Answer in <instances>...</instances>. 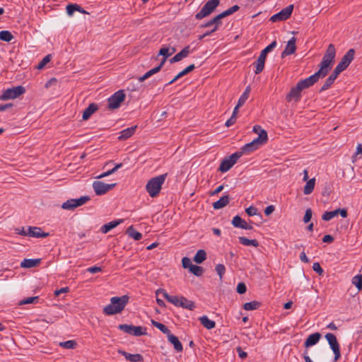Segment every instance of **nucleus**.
Here are the masks:
<instances>
[{
    "mask_svg": "<svg viewBox=\"0 0 362 362\" xmlns=\"http://www.w3.org/2000/svg\"><path fill=\"white\" fill-rule=\"evenodd\" d=\"M239 8L240 7L238 5H234L232 7L229 8L228 9L226 10L225 11L222 12L221 14L223 15V18H225L238 11Z\"/></svg>",
    "mask_w": 362,
    "mask_h": 362,
    "instance_id": "obj_51",
    "label": "nucleus"
},
{
    "mask_svg": "<svg viewBox=\"0 0 362 362\" xmlns=\"http://www.w3.org/2000/svg\"><path fill=\"white\" fill-rule=\"evenodd\" d=\"M122 166V163L117 164L112 169L107 170V172L98 175V178H103L107 176L110 175L111 174L115 173L118 169H119Z\"/></svg>",
    "mask_w": 362,
    "mask_h": 362,
    "instance_id": "obj_48",
    "label": "nucleus"
},
{
    "mask_svg": "<svg viewBox=\"0 0 362 362\" xmlns=\"http://www.w3.org/2000/svg\"><path fill=\"white\" fill-rule=\"evenodd\" d=\"M146 189L151 197L158 194V176L151 178L146 185Z\"/></svg>",
    "mask_w": 362,
    "mask_h": 362,
    "instance_id": "obj_14",
    "label": "nucleus"
},
{
    "mask_svg": "<svg viewBox=\"0 0 362 362\" xmlns=\"http://www.w3.org/2000/svg\"><path fill=\"white\" fill-rule=\"evenodd\" d=\"M101 271H102L101 267H97V266L91 267H89V268L87 269V272H90L91 274L98 273V272H100Z\"/></svg>",
    "mask_w": 362,
    "mask_h": 362,
    "instance_id": "obj_62",
    "label": "nucleus"
},
{
    "mask_svg": "<svg viewBox=\"0 0 362 362\" xmlns=\"http://www.w3.org/2000/svg\"><path fill=\"white\" fill-rule=\"evenodd\" d=\"M201 324L206 329H211L215 327L216 323L214 321L208 318L207 316L204 315L199 317Z\"/></svg>",
    "mask_w": 362,
    "mask_h": 362,
    "instance_id": "obj_34",
    "label": "nucleus"
},
{
    "mask_svg": "<svg viewBox=\"0 0 362 362\" xmlns=\"http://www.w3.org/2000/svg\"><path fill=\"white\" fill-rule=\"evenodd\" d=\"M136 128L137 126L135 125L123 129L122 131L120 132V135L119 136L118 139L120 141H123L129 139L135 133Z\"/></svg>",
    "mask_w": 362,
    "mask_h": 362,
    "instance_id": "obj_21",
    "label": "nucleus"
},
{
    "mask_svg": "<svg viewBox=\"0 0 362 362\" xmlns=\"http://www.w3.org/2000/svg\"><path fill=\"white\" fill-rule=\"evenodd\" d=\"M59 346L67 349H74L76 346V342L74 340H68L60 342Z\"/></svg>",
    "mask_w": 362,
    "mask_h": 362,
    "instance_id": "obj_50",
    "label": "nucleus"
},
{
    "mask_svg": "<svg viewBox=\"0 0 362 362\" xmlns=\"http://www.w3.org/2000/svg\"><path fill=\"white\" fill-rule=\"evenodd\" d=\"M253 132L258 134V137L242 147L243 151H246L248 153L257 150L259 146L266 144L268 140L267 132L259 125H255Z\"/></svg>",
    "mask_w": 362,
    "mask_h": 362,
    "instance_id": "obj_2",
    "label": "nucleus"
},
{
    "mask_svg": "<svg viewBox=\"0 0 362 362\" xmlns=\"http://www.w3.org/2000/svg\"><path fill=\"white\" fill-rule=\"evenodd\" d=\"M293 8L294 6L293 4L288 5L286 8H283L279 13L271 16L269 21H272V23H275L284 21L288 19L293 13Z\"/></svg>",
    "mask_w": 362,
    "mask_h": 362,
    "instance_id": "obj_8",
    "label": "nucleus"
},
{
    "mask_svg": "<svg viewBox=\"0 0 362 362\" xmlns=\"http://www.w3.org/2000/svg\"><path fill=\"white\" fill-rule=\"evenodd\" d=\"M222 18H223V16L221 13L220 14L215 16L213 19L210 20L206 23H205L203 26L206 28L215 24L214 28L212 30H211V33H214L218 29V26L221 23V19Z\"/></svg>",
    "mask_w": 362,
    "mask_h": 362,
    "instance_id": "obj_26",
    "label": "nucleus"
},
{
    "mask_svg": "<svg viewBox=\"0 0 362 362\" xmlns=\"http://www.w3.org/2000/svg\"><path fill=\"white\" fill-rule=\"evenodd\" d=\"M325 76L320 74L318 71L315 73L313 75L306 78L304 80H301L298 82L300 86L303 89L308 88L313 85H314L318 80L321 78H324Z\"/></svg>",
    "mask_w": 362,
    "mask_h": 362,
    "instance_id": "obj_13",
    "label": "nucleus"
},
{
    "mask_svg": "<svg viewBox=\"0 0 362 362\" xmlns=\"http://www.w3.org/2000/svg\"><path fill=\"white\" fill-rule=\"evenodd\" d=\"M303 88L300 86L298 83L296 84V86L293 87L290 92L287 94L286 99L288 102H291L294 100L298 102L300 100L301 98V91Z\"/></svg>",
    "mask_w": 362,
    "mask_h": 362,
    "instance_id": "obj_15",
    "label": "nucleus"
},
{
    "mask_svg": "<svg viewBox=\"0 0 362 362\" xmlns=\"http://www.w3.org/2000/svg\"><path fill=\"white\" fill-rule=\"evenodd\" d=\"M39 301V297L38 296H33V297H28L27 298H25L23 300H21L18 303V305H23L25 304H35L37 303Z\"/></svg>",
    "mask_w": 362,
    "mask_h": 362,
    "instance_id": "obj_43",
    "label": "nucleus"
},
{
    "mask_svg": "<svg viewBox=\"0 0 362 362\" xmlns=\"http://www.w3.org/2000/svg\"><path fill=\"white\" fill-rule=\"evenodd\" d=\"M40 263V259H24L21 262V267L23 268H32L37 267Z\"/></svg>",
    "mask_w": 362,
    "mask_h": 362,
    "instance_id": "obj_29",
    "label": "nucleus"
},
{
    "mask_svg": "<svg viewBox=\"0 0 362 362\" xmlns=\"http://www.w3.org/2000/svg\"><path fill=\"white\" fill-rule=\"evenodd\" d=\"M331 349L334 354V361H337L341 356L340 347L336 336L332 333H327L325 334Z\"/></svg>",
    "mask_w": 362,
    "mask_h": 362,
    "instance_id": "obj_9",
    "label": "nucleus"
},
{
    "mask_svg": "<svg viewBox=\"0 0 362 362\" xmlns=\"http://www.w3.org/2000/svg\"><path fill=\"white\" fill-rule=\"evenodd\" d=\"M51 55L50 54H47L42 59V61L38 64L37 65V69H42L48 62H50L51 60Z\"/></svg>",
    "mask_w": 362,
    "mask_h": 362,
    "instance_id": "obj_53",
    "label": "nucleus"
},
{
    "mask_svg": "<svg viewBox=\"0 0 362 362\" xmlns=\"http://www.w3.org/2000/svg\"><path fill=\"white\" fill-rule=\"evenodd\" d=\"M216 272H217L218 275L219 276L220 279H222L223 274L226 272V267L222 264H218L216 266Z\"/></svg>",
    "mask_w": 362,
    "mask_h": 362,
    "instance_id": "obj_52",
    "label": "nucleus"
},
{
    "mask_svg": "<svg viewBox=\"0 0 362 362\" xmlns=\"http://www.w3.org/2000/svg\"><path fill=\"white\" fill-rule=\"evenodd\" d=\"M355 51L354 49H350L342 57L340 63L345 66L348 67L351 62L353 61L354 57Z\"/></svg>",
    "mask_w": 362,
    "mask_h": 362,
    "instance_id": "obj_27",
    "label": "nucleus"
},
{
    "mask_svg": "<svg viewBox=\"0 0 362 362\" xmlns=\"http://www.w3.org/2000/svg\"><path fill=\"white\" fill-rule=\"evenodd\" d=\"M173 52H169V49L168 48H161L160 49V55L165 57V58L168 56L171 55Z\"/></svg>",
    "mask_w": 362,
    "mask_h": 362,
    "instance_id": "obj_63",
    "label": "nucleus"
},
{
    "mask_svg": "<svg viewBox=\"0 0 362 362\" xmlns=\"http://www.w3.org/2000/svg\"><path fill=\"white\" fill-rule=\"evenodd\" d=\"M177 307L186 308L189 310H193L194 308H195L194 303L192 300L187 299L184 296H180V299Z\"/></svg>",
    "mask_w": 362,
    "mask_h": 362,
    "instance_id": "obj_28",
    "label": "nucleus"
},
{
    "mask_svg": "<svg viewBox=\"0 0 362 362\" xmlns=\"http://www.w3.org/2000/svg\"><path fill=\"white\" fill-rule=\"evenodd\" d=\"M118 329L132 336L139 337L146 334V328L141 326H134L132 325L122 324L118 326Z\"/></svg>",
    "mask_w": 362,
    "mask_h": 362,
    "instance_id": "obj_6",
    "label": "nucleus"
},
{
    "mask_svg": "<svg viewBox=\"0 0 362 362\" xmlns=\"http://www.w3.org/2000/svg\"><path fill=\"white\" fill-rule=\"evenodd\" d=\"M191 52L189 46L185 47L180 52L175 54L173 58L170 59L171 64L181 61L182 59L187 57Z\"/></svg>",
    "mask_w": 362,
    "mask_h": 362,
    "instance_id": "obj_19",
    "label": "nucleus"
},
{
    "mask_svg": "<svg viewBox=\"0 0 362 362\" xmlns=\"http://www.w3.org/2000/svg\"><path fill=\"white\" fill-rule=\"evenodd\" d=\"M312 218V210L311 209H307L303 217V221L305 223H308Z\"/></svg>",
    "mask_w": 362,
    "mask_h": 362,
    "instance_id": "obj_58",
    "label": "nucleus"
},
{
    "mask_svg": "<svg viewBox=\"0 0 362 362\" xmlns=\"http://www.w3.org/2000/svg\"><path fill=\"white\" fill-rule=\"evenodd\" d=\"M276 42L274 40L260 52L259 56L266 59L267 54L276 47Z\"/></svg>",
    "mask_w": 362,
    "mask_h": 362,
    "instance_id": "obj_45",
    "label": "nucleus"
},
{
    "mask_svg": "<svg viewBox=\"0 0 362 362\" xmlns=\"http://www.w3.org/2000/svg\"><path fill=\"white\" fill-rule=\"evenodd\" d=\"M182 267L185 269L188 268L189 270L190 269V267L192 265H193L192 264L191 259L189 257H185L182 258Z\"/></svg>",
    "mask_w": 362,
    "mask_h": 362,
    "instance_id": "obj_54",
    "label": "nucleus"
},
{
    "mask_svg": "<svg viewBox=\"0 0 362 362\" xmlns=\"http://www.w3.org/2000/svg\"><path fill=\"white\" fill-rule=\"evenodd\" d=\"M189 74V72L187 71H186V69H185L184 70H182V71H180L179 74H177L169 83L168 84H170L173 82H175V81H177L178 78L184 76L185 75Z\"/></svg>",
    "mask_w": 362,
    "mask_h": 362,
    "instance_id": "obj_56",
    "label": "nucleus"
},
{
    "mask_svg": "<svg viewBox=\"0 0 362 362\" xmlns=\"http://www.w3.org/2000/svg\"><path fill=\"white\" fill-rule=\"evenodd\" d=\"M238 240H239L240 243H241L243 245H246V246L252 245L255 247L259 246V243L255 239L250 240L245 237L242 236V237H239Z\"/></svg>",
    "mask_w": 362,
    "mask_h": 362,
    "instance_id": "obj_39",
    "label": "nucleus"
},
{
    "mask_svg": "<svg viewBox=\"0 0 362 362\" xmlns=\"http://www.w3.org/2000/svg\"><path fill=\"white\" fill-rule=\"evenodd\" d=\"M116 184H105L101 181H94L93 189L97 195H103L115 187Z\"/></svg>",
    "mask_w": 362,
    "mask_h": 362,
    "instance_id": "obj_12",
    "label": "nucleus"
},
{
    "mask_svg": "<svg viewBox=\"0 0 362 362\" xmlns=\"http://www.w3.org/2000/svg\"><path fill=\"white\" fill-rule=\"evenodd\" d=\"M236 351H237V352L238 353V356H239V357H240V358H242V359H245V358H247V354L245 351H243V349H241V347H240V346L237 347V348H236Z\"/></svg>",
    "mask_w": 362,
    "mask_h": 362,
    "instance_id": "obj_60",
    "label": "nucleus"
},
{
    "mask_svg": "<svg viewBox=\"0 0 362 362\" xmlns=\"http://www.w3.org/2000/svg\"><path fill=\"white\" fill-rule=\"evenodd\" d=\"M27 234L29 237L36 238H46L49 235V233L43 232L40 228L35 226H28L27 228Z\"/></svg>",
    "mask_w": 362,
    "mask_h": 362,
    "instance_id": "obj_16",
    "label": "nucleus"
},
{
    "mask_svg": "<svg viewBox=\"0 0 362 362\" xmlns=\"http://www.w3.org/2000/svg\"><path fill=\"white\" fill-rule=\"evenodd\" d=\"M25 91V88L21 86L8 88L4 91L3 94L0 96V99L2 100L15 99L23 95Z\"/></svg>",
    "mask_w": 362,
    "mask_h": 362,
    "instance_id": "obj_7",
    "label": "nucleus"
},
{
    "mask_svg": "<svg viewBox=\"0 0 362 362\" xmlns=\"http://www.w3.org/2000/svg\"><path fill=\"white\" fill-rule=\"evenodd\" d=\"M351 282L358 291H361L362 289V274L354 276Z\"/></svg>",
    "mask_w": 362,
    "mask_h": 362,
    "instance_id": "obj_46",
    "label": "nucleus"
},
{
    "mask_svg": "<svg viewBox=\"0 0 362 362\" xmlns=\"http://www.w3.org/2000/svg\"><path fill=\"white\" fill-rule=\"evenodd\" d=\"M206 259V252L204 250H199L194 257L197 264H202Z\"/></svg>",
    "mask_w": 362,
    "mask_h": 362,
    "instance_id": "obj_36",
    "label": "nucleus"
},
{
    "mask_svg": "<svg viewBox=\"0 0 362 362\" xmlns=\"http://www.w3.org/2000/svg\"><path fill=\"white\" fill-rule=\"evenodd\" d=\"M321 334L319 332H315L310 334L304 342L305 347H309L316 344L320 339Z\"/></svg>",
    "mask_w": 362,
    "mask_h": 362,
    "instance_id": "obj_23",
    "label": "nucleus"
},
{
    "mask_svg": "<svg viewBox=\"0 0 362 362\" xmlns=\"http://www.w3.org/2000/svg\"><path fill=\"white\" fill-rule=\"evenodd\" d=\"M160 293H163V297L169 303H170L177 307L180 299V296L169 295L166 291H165L164 290H162V289H160Z\"/></svg>",
    "mask_w": 362,
    "mask_h": 362,
    "instance_id": "obj_33",
    "label": "nucleus"
},
{
    "mask_svg": "<svg viewBox=\"0 0 362 362\" xmlns=\"http://www.w3.org/2000/svg\"><path fill=\"white\" fill-rule=\"evenodd\" d=\"M245 212L250 216H255L257 214V209L255 206H250L245 209Z\"/></svg>",
    "mask_w": 362,
    "mask_h": 362,
    "instance_id": "obj_55",
    "label": "nucleus"
},
{
    "mask_svg": "<svg viewBox=\"0 0 362 362\" xmlns=\"http://www.w3.org/2000/svg\"><path fill=\"white\" fill-rule=\"evenodd\" d=\"M127 234L134 239L135 240H139L142 238V234L136 231L132 226H129L127 230Z\"/></svg>",
    "mask_w": 362,
    "mask_h": 362,
    "instance_id": "obj_37",
    "label": "nucleus"
},
{
    "mask_svg": "<svg viewBox=\"0 0 362 362\" xmlns=\"http://www.w3.org/2000/svg\"><path fill=\"white\" fill-rule=\"evenodd\" d=\"M261 303L258 301H251L245 303L243 305V308L246 310H253L257 309L260 306Z\"/></svg>",
    "mask_w": 362,
    "mask_h": 362,
    "instance_id": "obj_42",
    "label": "nucleus"
},
{
    "mask_svg": "<svg viewBox=\"0 0 362 362\" xmlns=\"http://www.w3.org/2000/svg\"><path fill=\"white\" fill-rule=\"evenodd\" d=\"M232 224L235 228H242L245 230H252L253 228V227L251 225L248 224L239 216H235L233 217L232 220Z\"/></svg>",
    "mask_w": 362,
    "mask_h": 362,
    "instance_id": "obj_18",
    "label": "nucleus"
},
{
    "mask_svg": "<svg viewBox=\"0 0 362 362\" xmlns=\"http://www.w3.org/2000/svg\"><path fill=\"white\" fill-rule=\"evenodd\" d=\"M337 216V211H326L323 214L322 218L323 221H329Z\"/></svg>",
    "mask_w": 362,
    "mask_h": 362,
    "instance_id": "obj_49",
    "label": "nucleus"
},
{
    "mask_svg": "<svg viewBox=\"0 0 362 362\" xmlns=\"http://www.w3.org/2000/svg\"><path fill=\"white\" fill-rule=\"evenodd\" d=\"M220 4V0H209L201 8V10L196 13L195 18L201 20L211 14L217 6Z\"/></svg>",
    "mask_w": 362,
    "mask_h": 362,
    "instance_id": "obj_5",
    "label": "nucleus"
},
{
    "mask_svg": "<svg viewBox=\"0 0 362 362\" xmlns=\"http://www.w3.org/2000/svg\"><path fill=\"white\" fill-rule=\"evenodd\" d=\"M90 200L88 196L81 197L78 199H71L62 204V208L66 210H73L75 208L82 206Z\"/></svg>",
    "mask_w": 362,
    "mask_h": 362,
    "instance_id": "obj_10",
    "label": "nucleus"
},
{
    "mask_svg": "<svg viewBox=\"0 0 362 362\" xmlns=\"http://www.w3.org/2000/svg\"><path fill=\"white\" fill-rule=\"evenodd\" d=\"M13 39V35L10 31L2 30L0 32V40L4 42H10Z\"/></svg>",
    "mask_w": 362,
    "mask_h": 362,
    "instance_id": "obj_41",
    "label": "nucleus"
},
{
    "mask_svg": "<svg viewBox=\"0 0 362 362\" xmlns=\"http://www.w3.org/2000/svg\"><path fill=\"white\" fill-rule=\"evenodd\" d=\"M250 90H251V88L250 86H247L245 88L244 93L241 95V96L240 97V98L238 101V103H237L238 107H241L245 104V103L249 98Z\"/></svg>",
    "mask_w": 362,
    "mask_h": 362,
    "instance_id": "obj_40",
    "label": "nucleus"
},
{
    "mask_svg": "<svg viewBox=\"0 0 362 362\" xmlns=\"http://www.w3.org/2000/svg\"><path fill=\"white\" fill-rule=\"evenodd\" d=\"M313 269L319 275H322L324 270L321 267L320 264L318 262H315L313 264Z\"/></svg>",
    "mask_w": 362,
    "mask_h": 362,
    "instance_id": "obj_57",
    "label": "nucleus"
},
{
    "mask_svg": "<svg viewBox=\"0 0 362 362\" xmlns=\"http://www.w3.org/2000/svg\"><path fill=\"white\" fill-rule=\"evenodd\" d=\"M129 299V298L127 295L112 297L110 303L104 307L103 313L107 315H113L121 313L127 305Z\"/></svg>",
    "mask_w": 362,
    "mask_h": 362,
    "instance_id": "obj_1",
    "label": "nucleus"
},
{
    "mask_svg": "<svg viewBox=\"0 0 362 362\" xmlns=\"http://www.w3.org/2000/svg\"><path fill=\"white\" fill-rule=\"evenodd\" d=\"M158 72V65L153 67L152 69L148 71L145 74H144L142 76H141L139 80V81L142 82L144 80L148 78L152 75L156 74Z\"/></svg>",
    "mask_w": 362,
    "mask_h": 362,
    "instance_id": "obj_44",
    "label": "nucleus"
},
{
    "mask_svg": "<svg viewBox=\"0 0 362 362\" xmlns=\"http://www.w3.org/2000/svg\"><path fill=\"white\" fill-rule=\"evenodd\" d=\"M339 74L335 70L333 71L332 74L327 78L323 86L321 87L320 91L322 92L324 90H327L337 79Z\"/></svg>",
    "mask_w": 362,
    "mask_h": 362,
    "instance_id": "obj_20",
    "label": "nucleus"
},
{
    "mask_svg": "<svg viewBox=\"0 0 362 362\" xmlns=\"http://www.w3.org/2000/svg\"><path fill=\"white\" fill-rule=\"evenodd\" d=\"M66 13L69 16H73L75 11L81 13H88L81 6L76 4H69L66 7Z\"/></svg>",
    "mask_w": 362,
    "mask_h": 362,
    "instance_id": "obj_25",
    "label": "nucleus"
},
{
    "mask_svg": "<svg viewBox=\"0 0 362 362\" xmlns=\"http://www.w3.org/2000/svg\"><path fill=\"white\" fill-rule=\"evenodd\" d=\"M229 195H224L222 197H221L218 201L214 202L213 207L215 209L223 208L229 203Z\"/></svg>",
    "mask_w": 362,
    "mask_h": 362,
    "instance_id": "obj_30",
    "label": "nucleus"
},
{
    "mask_svg": "<svg viewBox=\"0 0 362 362\" xmlns=\"http://www.w3.org/2000/svg\"><path fill=\"white\" fill-rule=\"evenodd\" d=\"M275 210V207L273 205H269L266 207L264 209V214L266 216H269L271 214H272Z\"/></svg>",
    "mask_w": 362,
    "mask_h": 362,
    "instance_id": "obj_64",
    "label": "nucleus"
},
{
    "mask_svg": "<svg viewBox=\"0 0 362 362\" xmlns=\"http://www.w3.org/2000/svg\"><path fill=\"white\" fill-rule=\"evenodd\" d=\"M265 60H266L265 58H264L261 56H259L257 61L254 63V65L255 66V68H256V69L255 71L256 74H259L264 69Z\"/></svg>",
    "mask_w": 362,
    "mask_h": 362,
    "instance_id": "obj_35",
    "label": "nucleus"
},
{
    "mask_svg": "<svg viewBox=\"0 0 362 362\" xmlns=\"http://www.w3.org/2000/svg\"><path fill=\"white\" fill-rule=\"evenodd\" d=\"M16 233L23 235V236H28L27 234V228L25 229L24 227L22 228H18L15 229Z\"/></svg>",
    "mask_w": 362,
    "mask_h": 362,
    "instance_id": "obj_61",
    "label": "nucleus"
},
{
    "mask_svg": "<svg viewBox=\"0 0 362 362\" xmlns=\"http://www.w3.org/2000/svg\"><path fill=\"white\" fill-rule=\"evenodd\" d=\"M336 56V49L333 44H329L326 50L325 55L320 64V69L318 71L322 74L325 77L327 75L329 71L331 69L333 61Z\"/></svg>",
    "mask_w": 362,
    "mask_h": 362,
    "instance_id": "obj_3",
    "label": "nucleus"
},
{
    "mask_svg": "<svg viewBox=\"0 0 362 362\" xmlns=\"http://www.w3.org/2000/svg\"><path fill=\"white\" fill-rule=\"evenodd\" d=\"M98 110V105L95 103H91L86 108L83 113V119L87 120L90 117Z\"/></svg>",
    "mask_w": 362,
    "mask_h": 362,
    "instance_id": "obj_31",
    "label": "nucleus"
},
{
    "mask_svg": "<svg viewBox=\"0 0 362 362\" xmlns=\"http://www.w3.org/2000/svg\"><path fill=\"white\" fill-rule=\"evenodd\" d=\"M119 353L125 357L127 361L131 362H139L143 361V356L139 354H132L124 351H119Z\"/></svg>",
    "mask_w": 362,
    "mask_h": 362,
    "instance_id": "obj_24",
    "label": "nucleus"
},
{
    "mask_svg": "<svg viewBox=\"0 0 362 362\" xmlns=\"http://www.w3.org/2000/svg\"><path fill=\"white\" fill-rule=\"evenodd\" d=\"M122 222H123V219H118V220H114L112 221H110V222L103 225L100 228V231L103 233L106 234L110 230L115 228V227H117L118 225H119Z\"/></svg>",
    "mask_w": 362,
    "mask_h": 362,
    "instance_id": "obj_22",
    "label": "nucleus"
},
{
    "mask_svg": "<svg viewBox=\"0 0 362 362\" xmlns=\"http://www.w3.org/2000/svg\"><path fill=\"white\" fill-rule=\"evenodd\" d=\"M244 154H248V153L246 151H243V148H241L239 151H237L229 157L224 158L220 164L218 170L222 173L228 171Z\"/></svg>",
    "mask_w": 362,
    "mask_h": 362,
    "instance_id": "obj_4",
    "label": "nucleus"
},
{
    "mask_svg": "<svg viewBox=\"0 0 362 362\" xmlns=\"http://www.w3.org/2000/svg\"><path fill=\"white\" fill-rule=\"evenodd\" d=\"M315 185V178H312V179L309 180L306 182V184L304 187L303 193L305 195H308V194H311L314 189Z\"/></svg>",
    "mask_w": 362,
    "mask_h": 362,
    "instance_id": "obj_38",
    "label": "nucleus"
},
{
    "mask_svg": "<svg viewBox=\"0 0 362 362\" xmlns=\"http://www.w3.org/2000/svg\"><path fill=\"white\" fill-rule=\"evenodd\" d=\"M168 340L173 345L174 349L177 351L180 352L183 350V347H182L181 342L180 341V340L175 335H174V334L169 335Z\"/></svg>",
    "mask_w": 362,
    "mask_h": 362,
    "instance_id": "obj_32",
    "label": "nucleus"
},
{
    "mask_svg": "<svg viewBox=\"0 0 362 362\" xmlns=\"http://www.w3.org/2000/svg\"><path fill=\"white\" fill-rule=\"evenodd\" d=\"M125 94L120 90L115 93L108 98V107L110 109H117L120 106L122 102L124 100Z\"/></svg>",
    "mask_w": 362,
    "mask_h": 362,
    "instance_id": "obj_11",
    "label": "nucleus"
},
{
    "mask_svg": "<svg viewBox=\"0 0 362 362\" xmlns=\"http://www.w3.org/2000/svg\"><path fill=\"white\" fill-rule=\"evenodd\" d=\"M189 272L197 276H201L204 273V269L202 267L197 265H192Z\"/></svg>",
    "mask_w": 362,
    "mask_h": 362,
    "instance_id": "obj_47",
    "label": "nucleus"
},
{
    "mask_svg": "<svg viewBox=\"0 0 362 362\" xmlns=\"http://www.w3.org/2000/svg\"><path fill=\"white\" fill-rule=\"evenodd\" d=\"M236 290L238 293L243 294L246 292L247 288L244 283H239L237 286Z\"/></svg>",
    "mask_w": 362,
    "mask_h": 362,
    "instance_id": "obj_59",
    "label": "nucleus"
},
{
    "mask_svg": "<svg viewBox=\"0 0 362 362\" xmlns=\"http://www.w3.org/2000/svg\"><path fill=\"white\" fill-rule=\"evenodd\" d=\"M296 37H291L287 42L286 47L283 52L281 53V58L285 57L286 56L293 54L296 50Z\"/></svg>",
    "mask_w": 362,
    "mask_h": 362,
    "instance_id": "obj_17",
    "label": "nucleus"
}]
</instances>
